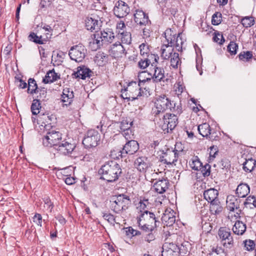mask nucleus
<instances>
[{"label": "nucleus", "mask_w": 256, "mask_h": 256, "mask_svg": "<svg viewBox=\"0 0 256 256\" xmlns=\"http://www.w3.org/2000/svg\"><path fill=\"white\" fill-rule=\"evenodd\" d=\"M169 60H170V66L174 68H178L180 65L181 61L179 58V54L176 52L172 54Z\"/></svg>", "instance_id": "obj_40"}, {"label": "nucleus", "mask_w": 256, "mask_h": 256, "mask_svg": "<svg viewBox=\"0 0 256 256\" xmlns=\"http://www.w3.org/2000/svg\"><path fill=\"white\" fill-rule=\"evenodd\" d=\"M242 24L246 28L250 27L254 24V21L253 17L246 16L242 20Z\"/></svg>", "instance_id": "obj_46"}, {"label": "nucleus", "mask_w": 256, "mask_h": 256, "mask_svg": "<svg viewBox=\"0 0 256 256\" xmlns=\"http://www.w3.org/2000/svg\"><path fill=\"white\" fill-rule=\"evenodd\" d=\"M44 207L48 211L51 212L53 208L52 204L48 198L44 200Z\"/></svg>", "instance_id": "obj_56"}, {"label": "nucleus", "mask_w": 256, "mask_h": 256, "mask_svg": "<svg viewBox=\"0 0 256 256\" xmlns=\"http://www.w3.org/2000/svg\"><path fill=\"white\" fill-rule=\"evenodd\" d=\"M59 78L60 76L57 73L55 72L53 69L47 72L44 78L43 79V82L46 84L52 82Z\"/></svg>", "instance_id": "obj_32"}, {"label": "nucleus", "mask_w": 256, "mask_h": 256, "mask_svg": "<svg viewBox=\"0 0 256 256\" xmlns=\"http://www.w3.org/2000/svg\"><path fill=\"white\" fill-rule=\"evenodd\" d=\"M218 191L214 188H210L205 190L204 193V198L210 202H216L218 200Z\"/></svg>", "instance_id": "obj_23"}, {"label": "nucleus", "mask_w": 256, "mask_h": 256, "mask_svg": "<svg viewBox=\"0 0 256 256\" xmlns=\"http://www.w3.org/2000/svg\"><path fill=\"white\" fill-rule=\"evenodd\" d=\"M86 50L84 46L76 45L72 47L69 52V56L72 60L81 62L85 58Z\"/></svg>", "instance_id": "obj_11"}, {"label": "nucleus", "mask_w": 256, "mask_h": 256, "mask_svg": "<svg viewBox=\"0 0 256 256\" xmlns=\"http://www.w3.org/2000/svg\"><path fill=\"white\" fill-rule=\"evenodd\" d=\"M29 40L38 44H43L46 40L42 38V36H38L34 32L31 33L28 36Z\"/></svg>", "instance_id": "obj_42"}, {"label": "nucleus", "mask_w": 256, "mask_h": 256, "mask_svg": "<svg viewBox=\"0 0 256 256\" xmlns=\"http://www.w3.org/2000/svg\"><path fill=\"white\" fill-rule=\"evenodd\" d=\"M103 218L111 224L115 222V218H114V216L110 214H104L103 215Z\"/></svg>", "instance_id": "obj_57"}, {"label": "nucleus", "mask_w": 256, "mask_h": 256, "mask_svg": "<svg viewBox=\"0 0 256 256\" xmlns=\"http://www.w3.org/2000/svg\"><path fill=\"white\" fill-rule=\"evenodd\" d=\"M134 165L139 171L144 172L148 168L150 164L148 158L146 157L142 156L138 158L136 160Z\"/></svg>", "instance_id": "obj_21"}, {"label": "nucleus", "mask_w": 256, "mask_h": 256, "mask_svg": "<svg viewBox=\"0 0 256 256\" xmlns=\"http://www.w3.org/2000/svg\"><path fill=\"white\" fill-rule=\"evenodd\" d=\"M148 58H145L144 60H141L138 62V66L142 69L146 68L150 63H152L151 62V60H154V62H156L158 60L159 58L157 55L152 54L148 55Z\"/></svg>", "instance_id": "obj_28"}, {"label": "nucleus", "mask_w": 256, "mask_h": 256, "mask_svg": "<svg viewBox=\"0 0 256 256\" xmlns=\"http://www.w3.org/2000/svg\"><path fill=\"white\" fill-rule=\"evenodd\" d=\"M114 38V34L110 31L100 32L94 35L92 44H97L96 48V49L99 48L103 44L112 42Z\"/></svg>", "instance_id": "obj_9"}, {"label": "nucleus", "mask_w": 256, "mask_h": 256, "mask_svg": "<svg viewBox=\"0 0 256 256\" xmlns=\"http://www.w3.org/2000/svg\"><path fill=\"white\" fill-rule=\"evenodd\" d=\"M124 52L125 48L120 42H116L112 44L109 50L110 55L115 58L122 57Z\"/></svg>", "instance_id": "obj_20"}, {"label": "nucleus", "mask_w": 256, "mask_h": 256, "mask_svg": "<svg viewBox=\"0 0 256 256\" xmlns=\"http://www.w3.org/2000/svg\"><path fill=\"white\" fill-rule=\"evenodd\" d=\"M44 120H45V122H44L43 123L44 124V127H46V128L52 126H49V124H50V122L52 121L51 116H44Z\"/></svg>", "instance_id": "obj_63"}, {"label": "nucleus", "mask_w": 256, "mask_h": 256, "mask_svg": "<svg viewBox=\"0 0 256 256\" xmlns=\"http://www.w3.org/2000/svg\"><path fill=\"white\" fill-rule=\"evenodd\" d=\"M190 167L194 170H200L202 168V163L198 156H193L189 162Z\"/></svg>", "instance_id": "obj_36"}, {"label": "nucleus", "mask_w": 256, "mask_h": 256, "mask_svg": "<svg viewBox=\"0 0 256 256\" xmlns=\"http://www.w3.org/2000/svg\"><path fill=\"white\" fill-rule=\"evenodd\" d=\"M176 94L178 96L180 95L185 89V86L183 82H177L174 86Z\"/></svg>", "instance_id": "obj_48"}, {"label": "nucleus", "mask_w": 256, "mask_h": 256, "mask_svg": "<svg viewBox=\"0 0 256 256\" xmlns=\"http://www.w3.org/2000/svg\"><path fill=\"white\" fill-rule=\"evenodd\" d=\"M162 248V256H179L180 248L172 242H165Z\"/></svg>", "instance_id": "obj_12"}, {"label": "nucleus", "mask_w": 256, "mask_h": 256, "mask_svg": "<svg viewBox=\"0 0 256 256\" xmlns=\"http://www.w3.org/2000/svg\"><path fill=\"white\" fill-rule=\"evenodd\" d=\"M238 45L234 42H230L228 46V51L231 55H235L236 54Z\"/></svg>", "instance_id": "obj_49"}, {"label": "nucleus", "mask_w": 256, "mask_h": 256, "mask_svg": "<svg viewBox=\"0 0 256 256\" xmlns=\"http://www.w3.org/2000/svg\"><path fill=\"white\" fill-rule=\"evenodd\" d=\"M178 117L174 114H166L164 116V124L162 128L170 131L174 130L178 124Z\"/></svg>", "instance_id": "obj_15"}, {"label": "nucleus", "mask_w": 256, "mask_h": 256, "mask_svg": "<svg viewBox=\"0 0 256 256\" xmlns=\"http://www.w3.org/2000/svg\"><path fill=\"white\" fill-rule=\"evenodd\" d=\"M110 202L112 210L116 213H120L128 209L130 200L129 196L122 194L113 196Z\"/></svg>", "instance_id": "obj_2"}, {"label": "nucleus", "mask_w": 256, "mask_h": 256, "mask_svg": "<svg viewBox=\"0 0 256 256\" xmlns=\"http://www.w3.org/2000/svg\"><path fill=\"white\" fill-rule=\"evenodd\" d=\"M154 62H152L151 66L149 68L148 74L150 76L147 77L146 79L142 80V82L148 87L149 82L152 80L154 82H158L164 81V70L160 68H158L154 65Z\"/></svg>", "instance_id": "obj_3"}, {"label": "nucleus", "mask_w": 256, "mask_h": 256, "mask_svg": "<svg viewBox=\"0 0 256 256\" xmlns=\"http://www.w3.org/2000/svg\"><path fill=\"white\" fill-rule=\"evenodd\" d=\"M154 225H141V229L146 232H150L154 228Z\"/></svg>", "instance_id": "obj_59"}, {"label": "nucleus", "mask_w": 256, "mask_h": 256, "mask_svg": "<svg viewBox=\"0 0 256 256\" xmlns=\"http://www.w3.org/2000/svg\"><path fill=\"white\" fill-rule=\"evenodd\" d=\"M222 20V14L216 12L212 16V23L213 25H218L221 23Z\"/></svg>", "instance_id": "obj_50"}, {"label": "nucleus", "mask_w": 256, "mask_h": 256, "mask_svg": "<svg viewBox=\"0 0 256 256\" xmlns=\"http://www.w3.org/2000/svg\"><path fill=\"white\" fill-rule=\"evenodd\" d=\"M161 56L164 60H169L174 52V48L170 44H164L161 48Z\"/></svg>", "instance_id": "obj_24"}, {"label": "nucleus", "mask_w": 256, "mask_h": 256, "mask_svg": "<svg viewBox=\"0 0 256 256\" xmlns=\"http://www.w3.org/2000/svg\"><path fill=\"white\" fill-rule=\"evenodd\" d=\"M240 212H230L228 220L229 221L228 222L234 223V224H243V222L240 220Z\"/></svg>", "instance_id": "obj_37"}, {"label": "nucleus", "mask_w": 256, "mask_h": 256, "mask_svg": "<svg viewBox=\"0 0 256 256\" xmlns=\"http://www.w3.org/2000/svg\"><path fill=\"white\" fill-rule=\"evenodd\" d=\"M250 192V188L246 184H240L236 190V194L240 198L246 197Z\"/></svg>", "instance_id": "obj_30"}, {"label": "nucleus", "mask_w": 256, "mask_h": 256, "mask_svg": "<svg viewBox=\"0 0 256 256\" xmlns=\"http://www.w3.org/2000/svg\"><path fill=\"white\" fill-rule=\"evenodd\" d=\"M172 105L171 106V108H170L168 110L176 112L177 114H180L182 112V106L180 104L174 102H172Z\"/></svg>", "instance_id": "obj_51"}, {"label": "nucleus", "mask_w": 256, "mask_h": 256, "mask_svg": "<svg viewBox=\"0 0 256 256\" xmlns=\"http://www.w3.org/2000/svg\"><path fill=\"white\" fill-rule=\"evenodd\" d=\"M118 38L121 40L122 43L124 44H129L131 43L132 38L131 34L130 32L124 31L120 32L119 30Z\"/></svg>", "instance_id": "obj_34"}, {"label": "nucleus", "mask_w": 256, "mask_h": 256, "mask_svg": "<svg viewBox=\"0 0 256 256\" xmlns=\"http://www.w3.org/2000/svg\"><path fill=\"white\" fill-rule=\"evenodd\" d=\"M98 173L102 179L108 182H112L118 179L122 173V169L116 162L112 160L102 166Z\"/></svg>", "instance_id": "obj_1"}, {"label": "nucleus", "mask_w": 256, "mask_h": 256, "mask_svg": "<svg viewBox=\"0 0 256 256\" xmlns=\"http://www.w3.org/2000/svg\"><path fill=\"white\" fill-rule=\"evenodd\" d=\"M37 88L38 86L36 80L34 79L30 78L28 80V92L30 94L35 93Z\"/></svg>", "instance_id": "obj_43"}, {"label": "nucleus", "mask_w": 256, "mask_h": 256, "mask_svg": "<svg viewBox=\"0 0 256 256\" xmlns=\"http://www.w3.org/2000/svg\"><path fill=\"white\" fill-rule=\"evenodd\" d=\"M168 182L166 180L156 181L154 184V188L159 194H163L168 188Z\"/></svg>", "instance_id": "obj_26"}, {"label": "nucleus", "mask_w": 256, "mask_h": 256, "mask_svg": "<svg viewBox=\"0 0 256 256\" xmlns=\"http://www.w3.org/2000/svg\"><path fill=\"white\" fill-rule=\"evenodd\" d=\"M198 130L200 134L204 137L208 138L210 134V128L207 123H204L199 125Z\"/></svg>", "instance_id": "obj_33"}, {"label": "nucleus", "mask_w": 256, "mask_h": 256, "mask_svg": "<svg viewBox=\"0 0 256 256\" xmlns=\"http://www.w3.org/2000/svg\"><path fill=\"white\" fill-rule=\"evenodd\" d=\"M150 202L148 199L144 198L142 200L140 199L138 203L136 205V214H140L143 212L148 211V207L149 206Z\"/></svg>", "instance_id": "obj_29"}, {"label": "nucleus", "mask_w": 256, "mask_h": 256, "mask_svg": "<svg viewBox=\"0 0 256 256\" xmlns=\"http://www.w3.org/2000/svg\"><path fill=\"white\" fill-rule=\"evenodd\" d=\"M62 134L54 130L46 132L43 138V144L46 146H57L62 141Z\"/></svg>", "instance_id": "obj_7"}, {"label": "nucleus", "mask_w": 256, "mask_h": 256, "mask_svg": "<svg viewBox=\"0 0 256 256\" xmlns=\"http://www.w3.org/2000/svg\"><path fill=\"white\" fill-rule=\"evenodd\" d=\"M181 34H178L176 36L170 29L166 30L164 32L165 38L168 44L175 47L178 51L182 50L184 41L182 40Z\"/></svg>", "instance_id": "obj_8"}, {"label": "nucleus", "mask_w": 256, "mask_h": 256, "mask_svg": "<svg viewBox=\"0 0 256 256\" xmlns=\"http://www.w3.org/2000/svg\"><path fill=\"white\" fill-rule=\"evenodd\" d=\"M240 200L237 198L233 195H230L227 196L226 198V207L230 212H240L241 210L240 209Z\"/></svg>", "instance_id": "obj_17"}, {"label": "nucleus", "mask_w": 256, "mask_h": 256, "mask_svg": "<svg viewBox=\"0 0 256 256\" xmlns=\"http://www.w3.org/2000/svg\"><path fill=\"white\" fill-rule=\"evenodd\" d=\"M132 122H130L128 120H124L121 122L120 124V129L123 131H126V130H130L132 126Z\"/></svg>", "instance_id": "obj_52"}, {"label": "nucleus", "mask_w": 256, "mask_h": 256, "mask_svg": "<svg viewBox=\"0 0 256 256\" xmlns=\"http://www.w3.org/2000/svg\"><path fill=\"white\" fill-rule=\"evenodd\" d=\"M174 225H166L164 226L163 231H164V236L165 238V240H166L168 238V236H170L172 234L176 233L177 229L176 228L175 229L174 228Z\"/></svg>", "instance_id": "obj_38"}, {"label": "nucleus", "mask_w": 256, "mask_h": 256, "mask_svg": "<svg viewBox=\"0 0 256 256\" xmlns=\"http://www.w3.org/2000/svg\"><path fill=\"white\" fill-rule=\"evenodd\" d=\"M152 89L149 87H147L144 82H142V80H140L138 84L136 82H131L128 84L125 90L132 94H134L136 95L140 94L142 96V94L146 97L150 96L151 94Z\"/></svg>", "instance_id": "obj_4"}, {"label": "nucleus", "mask_w": 256, "mask_h": 256, "mask_svg": "<svg viewBox=\"0 0 256 256\" xmlns=\"http://www.w3.org/2000/svg\"><path fill=\"white\" fill-rule=\"evenodd\" d=\"M41 108L40 104L38 100H34L31 106V110L33 114L36 115L40 112Z\"/></svg>", "instance_id": "obj_44"}, {"label": "nucleus", "mask_w": 256, "mask_h": 256, "mask_svg": "<svg viewBox=\"0 0 256 256\" xmlns=\"http://www.w3.org/2000/svg\"><path fill=\"white\" fill-rule=\"evenodd\" d=\"M222 208L220 205L219 200L216 202H212L210 203V210L212 214H218L222 211Z\"/></svg>", "instance_id": "obj_41"}, {"label": "nucleus", "mask_w": 256, "mask_h": 256, "mask_svg": "<svg viewBox=\"0 0 256 256\" xmlns=\"http://www.w3.org/2000/svg\"><path fill=\"white\" fill-rule=\"evenodd\" d=\"M170 100L165 96H160L156 98L154 106L152 108V112L154 116L164 113L171 108Z\"/></svg>", "instance_id": "obj_5"}, {"label": "nucleus", "mask_w": 256, "mask_h": 256, "mask_svg": "<svg viewBox=\"0 0 256 256\" xmlns=\"http://www.w3.org/2000/svg\"><path fill=\"white\" fill-rule=\"evenodd\" d=\"M100 140L98 132L94 130H90L88 131L86 136L82 140V144L86 148L96 147L98 144Z\"/></svg>", "instance_id": "obj_10"}, {"label": "nucleus", "mask_w": 256, "mask_h": 256, "mask_svg": "<svg viewBox=\"0 0 256 256\" xmlns=\"http://www.w3.org/2000/svg\"><path fill=\"white\" fill-rule=\"evenodd\" d=\"M86 27L88 30L91 31L98 28V20L92 18H88L86 20Z\"/></svg>", "instance_id": "obj_35"}, {"label": "nucleus", "mask_w": 256, "mask_h": 256, "mask_svg": "<svg viewBox=\"0 0 256 256\" xmlns=\"http://www.w3.org/2000/svg\"><path fill=\"white\" fill-rule=\"evenodd\" d=\"M244 204L246 206L249 204H252L254 206L256 207V200L254 196L248 197L246 199Z\"/></svg>", "instance_id": "obj_61"}, {"label": "nucleus", "mask_w": 256, "mask_h": 256, "mask_svg": "<svg viewBox=\"0 0 256 256\" xmlns=\"http://www.w3.org/2000/svg\"><path fill=\"white\" fill-rule=\"evenodd\" d=\"M126 233L127 236L130 237L137 235L138 232L130 226L126 228Z\"/></svg>", "instance_id": "obj_55"}, {"label": "nucleus", "mask_w": 256, "mask_h": 256, "mask_svg": "<svg viewBox=\"0 0 256 256\" xmlns=\"http://www.w3.org/2000/svg\"><path fill=\"white\" fill-rule=\"evenodd\" d=\"M162 223L174 224L176 220L174 212H166L162 217Z\"/></svg>", "instance_id": "obj_31"}, {"label": "nucleus", "mask_w": 256, "mask_h": 256, "mask_svg": "<svg viewBox=\"0 0 256 256\" xmlns=\"http://www.w3.org/2000/svg\"><path fill=\"white\" fill-rule=\"evenodd\" d=\"M232 230L235 234L242 235L246 230V225H233Z\"/></svg>", "instance_id": "obj_45"}, {"label": "nucleus", "mask_w": 256, "mask_h": 256, "mask_svg": "<svg viewBox=\"0 0 256 256\" xmlns=\"http://www.w3.org/2000/svg\"><path fill=\"white\" fill-rule=\"evenodd\" d=\"M139 48L140 50V54L142 56H144L145 54L147 56L148 54L149 48L147 44L142 43L140 46Z\"/></svg>", "instance_id": "obj_53"}, {"label": "nucleus", "mask_w": 256, "mask_h": 256, "mask_svg": "<svg viewBox=\"0 0 256 256\" xmlns=\"http://www.w3.org/2000/svg\"><path fill=\"white\" fill-rule=\"evenodd\" d=\"M213 40L214 42L220 44H222L223 42H224V38L222 35L220 34H215V36L213 38Z\"/></svg>", "instance_id": "obj_58"}, {"label": "nucleus", "mask_w": 256, "mask_h": 256, "mask_svg": "<svg viewBox=\"0 0 256 256\" xmlns=\"http://www.w3.org/2000/svg\"><path fill=\"white\" fill-rule=\"evenodd\" d=\"M74 94L72 90H70L69 88H65L63 90L62 95V101L64 104L68 106L70 104L73 100Z\"/></svg>", "instance_id": "obj_25"}, {"label": "nucleus", "mask_w": 256, "mask_h": 256, "mask_svg": "<svg viewBox=\"0 0 256 256\" xmlns=\"http://www.w3.org/2000/svg\"><path fill=\"white\" fill-rule=\"evenodd\" d=\"M91 72L89 68L85 66H80L78 68L77 71L74 74L76 78L84 80L86 78L90 77Z\"/></svg>", "instance_id": "obj_27"}, {"label": "nucleus", "mask_w": 256, "mask_h": 256, "mask_svg": "<svg viewBox=\"0 0 256 256\" xmlns=\"http://www.w3.org/2000/svg\"><path fill=\"white\" fill-rule=\"evenodd\" d=\"M135 22L140 26L148 25L150 22L148 16L142 10H136L134 14Z\"/></svg>", "instance_id": "obj_18"}, {"label": "nucleus", "mask_w": 256, "mask_h": 256, "mask_svg": "<svg viewBox=\"0 0 256 256\" xmlns=\"http://www.w3.org/2000/svg\"><path fill=\"white\" fill-rule=\"evenodd\" d=\"M114 14L118 18H123L130 12L128 6L123 1H118L114 8Z\"/></svg>", "instance_id": "obj_16"}, {"label": "nucleus", "mask_w": 256, "mask_h": 256, "mask_svg": "<svg viewBox=\"0 0 256 256\" xmlns=\"http://www.w3.org/2000/svg\"><path fill=\"white\" fill-rule=\"evenodd\" d=\"M180 151L178 150H168L165 154L164 160L167 164H174L177 161L178 157V153Z\"/></svg>", "instance_id": "obj_22"}, {"label": "nucleus", "mask_w": 256, "mask_h": 256, "mask_svg": "<svg viewBox=\"0 0 256 256\" xmlns=\"http://www.w3.org/2000/svg\"><path fill=\"white\" fill-rule=\"evenodd\" d=\"M256 160L252 158L246 160L244 163L243 168L246 172H251L254 168Z\"/></svg>", "instance_id": "obj_39"}, {"label": "nucleus", "mask_w": 256, "mask_h": 256, "mask_svg": "<svg viewBox=\"0 0 256 256\" xmlns=\"http://www.w3.org/2000/svg\"><path fill=\"white\" fill-rule=\"evenodd\" d=\"M202 172L204 176H208L210 174V166L209 164H206L204 167L202 166Z\"/></svg>", "instance_id": "obj_62"}, {"label": "nucleus", "mask_w": 256, "mask_h": 256, "mask_svg": "<svg viewBox=\"0 0 256 256\" xmlns=\"http://www.w3.org/2000/svg\"><path fill=\"white\" fill-rule=\"evenodd\" d=\"M222 245L226 248L231 249L234 246V240L230 228L221 227L218 231Z\"/></svg>", "instance_id": "obj_6"}, {"label": "nucleus", "mask_w": 256, "mask_h": 256, "mask_svg": "<svg viewBox=\"0 0 256 256\" xmlns=\"http://www.w3.org/2000/svg\"><path fill=\"white\" fill-rule=\"evenodd\" d=\"M238 57L240 60L247 61L248 60L252 58V54L250 52H244L243 54L240 53L238 55Z\"/></svg>", "instance_id": "obj_54"}, {"label": "nucleus", "mask_w": 256, "mask_h": 256, "mask_svg": "<svg viewBox=\"0 0 256 256\" xmlns=\"http://www.w3.org/2000/svg\"><path fill=\"white\" fill-rule=\"evenodd\" d=\"M139 149L138 142L134 140H130L124 146L122 151H120L121 154H133Z\"/></svg>", "instance_id": "obj_19"}, {"label": "nucleus", "mask_w": 256, "mask_h": 256, "mask_svg": "<svg viewBox=\"0 0 256 256\" xmlns=\"http://www.w3.org/2000/svg\"><path fill=\"white\" fill-rule=\"evenodd\" d=\"M33 222H34V223H36V224H41L42 222H45V220H42V217L41 216V215L40 214H36L33 217Z\"/></svg>", "instance_id": "obj_60"}, {"label": "nucleus", "mask_w": 256, "mask_h": 256, "mask_svg": "<svg viewBox=\"0 0 256 256\" xmlns=\"http://www.w3.org/2000/svg\"><path fill=\"white\" fill-rule=\"evenodd\" d=\"M242 245L244 249L248 251L253 250L256 246L254 241L250 240H246L243 241Z\"/></svg>", "instance_id": "obj_47"}, {"label": "nucleus", "mask_w": 256, "mask_h": 256, "mask_svg": "<svg viewBox=\"0 0 256 256\" xmlns=\"http://www.w3.org/2000/svg\"><path fill=\"white\" fill-rule=\"evenodd\" d=\"M76 148L74 143L70 140H64L60 142L56 148L62 154L67 155L71 154Z\"/></svg>", "instance_id": "obj_13"}, {"label": "nucleus", "mask_w": 256, "mask_h": 256, "mask_svg": "<svg viewBox=\"0 0 256 256\" xmlns=\"http://www.w3.org/2000/svg\"><path fill=\"white\" fill-rule=\"evenodd\" d=\"M136 219L138 224L141 223L143 224H152L156 222L154 214L148 211L143 212L140 214H136Z\"/></svg>", "instance_id": "obj_14"}, {"label": "nucleus", "mask_w": 256, "mask_h": 256, "mask_svg": "<svg viewBox=\"0 0 256 256\" xmlns=\"http://www.w3.org/2000/svg\"><path fill=\"white\" fill-rule=\"evenodd\" d=\"M64 182L68 185H72L75 183V179L73 177H67L65 178Z\"/></svg>", "instance_id": "obj_64"}]
</instances>
